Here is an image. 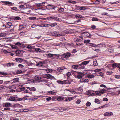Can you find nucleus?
<instances>
[{
  "mask_svg": "<svg viewBox=\"0 0 120 120\" xmlns=\"http://www.w3.org/2000/svg\"><path fill=\"white\" fill-rule=\"evenodd\" d=\"M4 110L10 111L11 110V108L9 107H6L4 109Z\"/></svg>",
  "mask_w": 120,
  "mask_h": 120,
  "instance_id": "nucleus-31",
  "label": "nucleus"
},
{
  "mask_svg": "<svg viewBox=\"0 0 120 120\" xmlns=\"http://www.w3.org/2000/svg\"><path fill=\"white\" fill-rule=\"evenodd\" d=\"M52 17L51 16L48 17L46 19H47V20L49 21H52Z\"/></svg>",
  "mask_w": 120,
  "mask_h": 120,
  "instance_id": "nucleus-27",
  "label": "nucleus"
},
{
  "mask_svg": "<svg viewBox=\"0 0 120 120\" xmlns=\"http://www.w3.org/2000/svg\"><path fill=\"white\" fill-rule=\"evenodd\" d=\"M58 83L60 84H64V81H58Z\"/></svg>",
  "mask_w": 120,
  "mask_h": 120,
  "instance_id": "nucleus-45",
  "label": "nucleus"
},
{
  "mask_svg": "<svg viewBox=\"0 0 120 120\" xmlns=\"http://www.w3.org/2000/svg\"><path fill=\"white\" fill-rule=\"evenodd\" d=\"M75 74H77L78 75L76 76L78 79H81L82 77L84 76L85 75L82 73H80L79 72H75Z\"/></svg>",
  "mask_w": 120,
  "mask_h": 120,
  "instance_id": "nucleus-2",
  "label": "nucleus"
},
{
  "mask_svg": "<svg viewBox=\"0 0 120 120\" xmlns=\"http://www.w3.org/2000/svg\"><path fill=\"white\" fill-rule=\"evenodd\" d=\"M78 69H83L85 67L82 63L78 65Z\"/></svg>",
  "mask_w": 120,
  "mask_h": 120,
  "instance_id": "nucleus-12",
  "label": "nucleus"
},
{
  "mask_svg": "<svg viewBox=\"0 0 120 120\" xmlns=\"http://www.w3.org/2000/svg\"><path fill=\"white\" fill-rule=\"evenodd\" d=\"M77 90L78 91H82V89L80 87H79V88H77Z\"/></svg>",
  "mask_w": 120,
  "mask_h": 120,
  "instance_id": "nucleus-54",
  "label": "nucleus"
},
{
  "mask_svg": "<svg viewBox=\"0 0 120 120\" xmlns=\"http://www.w3.org/2000/svg\"><path fill=\"white\" fill-rule=\"evenodd\" d=\"M90 42V41L89 40H85L84 41V43H89Z\"/></svg>",
  "mask_w": 120,
  "mask_h": 120,
  "instance_id": "nucleus-43",
  "label": "nucleus"
},
{
  "mask_svg": "<svg viewBox=\"0 0 120 120\" xmlns=\"http://www.w3.org/2000/svg\"><path fill=\"white\" fill-rule=\"evenodd\" d=\"M101 94H103L105 93L106 90L105 89H102L101 90H100Z\"/></svg>",
  "mask_w": 120,
  "mask_h": 120,
  "instance_id": "nucleus-22",
  "label": "nucleus"
},
{
  "mask_svg": "<svg viewBox=\"0 0 120 120\" xmlns=\"http://www.w3.org/2000/svg\"><path fill=\"white\" fill-rule=\"evenodd\" d=\"M116 64H117L116 63L113 64H112V67L114 68H116Z\"/></svg>",
  "mask_w": 120,
  "mask_h": 120,
  "instance_id": "nucleus-52",
  "label": "nucleus"
},
{
  "mask_svg": "<svg viewBox=\"0 0 120 120\" xmlns=\"http://www.w3.org/2000/svg\"><path fill=\"white\" fill-rule=\"evenodd\" d=\"M98 74V76H100L102 77H103V73L102 72H100Z\"/></svg>",
  "mask_w": 120,
  "mask_h": 120,
  "instance_id": "nucleus-59",
  "label": "nucleus"
},
{
  "mask_svg": "<svg viewBox=\"0 0 120 120\" xmlns=\"http://www.w3.org/2000/svg\"><path fill=\"white\" fill-rule=\"evenodd\" d=\"M62 33L63 35H65L67 33V31L66 30L63 31L62 32Z\"/></svg>",
  "mask_w": 120,
  "mask_h": 120,
  "instance_id": "nucleus-56",
  "label": "nucleus"
},
{
  "mask_svg": "<svg viewBox=\"0 0 120 120\" xmlns=\"http://www.w3.org/2000/svg\"><path fill=\"white\" fill-rule=\"evenodd\" d=\"M48 6L50 8H52L53 9H54L55 8L54 6L52 5L49 4L48 5Z\"/></svg>",
  "mask_w": 120,
  "mask_h": 120,
  "instance_id": "nucleus-25",
  "label": "nucleus"
},
{
  "mask_svg": "<svg viewBox=\"0 0 120 120\" xmlns=\"http://www.w3.org/2000/svg\"><path fill=\"white\" fill-rule=\"evenodd\" d=\"M113 72L111 71H107L106 72V74L107 75H111Z\"/></svg>",
  "mask_w": 120,
  "mask_h": 120,
  "instance_id": "nucleus-29",
  "label": "nucleus"
},
{
  "mask_svg": "<svg viewBox=\"0 0 120 120\" xmlns=\"http://www.w3.org/2000/svg\"><path fill=\"white\" fill-rule=\"evenodd\" d=\"M91 104V103L90 102L88 101L86 103V105L87 106H89Z\"/></svg>",
  "mask_w": 120,
  "mask_h": 120,
  "instance_id": "nucleus-50",
  "label": "nucleus"
},
{
  "mask_svg": "<svg viewBox=\"0 0 120 120\" xmlns=\"http://www.w3.org/2000/svg\"><path fill=\"white\" fill-rule=\"evenodd\" d=\"M11 9L12 10H15V11H17V8L15 7H14L13 8H11Z\"/></svg>",
  "mask_w": 120,
  "mask_h": 120,
  "instance_id": "nucleus-58",
  "label": "nucleus"
},
{
  "mask_svg": "<svg viewBox=\"0 0 120 120\" xmlns=\"http://www.w3.org/2000/svg\"><path fill=\"white\" fill-rule=\"evenodd\" d=\"M115 78L118 79H120V76L119 75H115Z\"/></svg>",
  "mask_w": 120,
  "mask_h": 120,
  "instance_id": "nucleus-53",
  "label": "nucleus"
},
{
  "mask_svg": "<svg viewBox=\"0 0 120 120\" xmlns=\"http://www.w3.org/2000/svg\"><path fill=\"white\" fill-rule=\"evenodd\" d=\"M75 40L78 42H80L82 40L79 38H77L75 39Z\"/></svg>",
  "mask_w": 120,
  "mask_h": 120,
  "instance_id": "nucleus-42",
  "label": "nucleus"
},
{
  "mask_svg": "<svg viewBox=\"0 0 120 120\" xmlns=\"http://www.w3.org/2000/svg\"><path fill=\"white\" fill-rule=\"evenodd\" d=\"M90 45L93 47H95L96 45L94 44L93 43H90Z\"/></svg>",
  "mask_w": 120,
  "mask_h": 120,
  "instance_id": "nucleus-60",
  "label": "nucleus"
},
{
  "mask_svg": "<svg viewBox=\"0 0 120 120\" xmlns=\"http://www.w3.org/2000/svg\"><path fill=\"white\" fill-rule=\"evenodd\" d=\"M36 89L34 87H33L30 88V91H35Z\"/></svg>",
  "mask_w": 120,
  "mask_h": 120,
  "instance_id": "nucleus-38",
  "label": "nucleus"
},
{
  "mask_svg": "<svg viewBox=\"0 0 120 120\" xmlns=\"http://www.w3.org/2000/svg\"><path fill=\"white\" fill-rule=\"evenodd\" d=\"M54 58L55 57L56 58L59 59L60 56L61 57V56H60V55H56L54 54Z\"/></svg>",
  "mask_w": 120,
  "mask_h": 120,
  "instance_id": "nucleus-28",
  "label": "nucleus"
},
{
  "mask_svg": "<svg viewBox=\"0 0 120 120\" xmlns=\"http://www.w3.org/2000/svg\"><path fill=\"white\" fill-rule=\"evenodd\" d=\"M36 18L35 17H29V19L30 20H34L36 19Z\"/></svg>",
  "mask_w": 120,
  "mask_h": 120,
  "instance_id": "nucleus-37",
  "label": "nucleus"
},
{
  "mask_svg": "<svg viewBox=\"0 0 120 120\" xmlns=\"http://www.w3.org/2000/svg\"><path fill=\"white\" fill-rule=\"evenodd\" d=\"M43 65V63L41 61H39L37 64H36V66H38L39 67H41Z\"/></svg>",
  "mask_w": 120,
  "mask_h": 120,
  "instance_id": "nucleus-11",
  "label": "nucleus"
},
{
  "mask_svg": "<svg viewBox=\"0 0 120 120\" xmlns=\"http://www.w3.org/2000/svg\"><path fill=\"white\" fill-rule=\"evenodd\" d=\"M57 25V23H53L52 24H51V25H50V26L52 27H53L55 26H56Z\"/></svg>",
  "mask_w": 120,
  "mask_h": 120,
  "instance_id": "nucleus-30",
  "label": "nucleus"
},
{
  "mask_svg": "<svg viewBox=\"0 0 120 120\" xmlns=\"http://www.w3.org/2000/svg\"><path fill=\"white\" fill-rule=\"evenodd\" d=\"M17 97H10L9 98V100L11 101H17Z\"/></svg>",
  "mask_w": 120,
  "mask_h": 120,
  "instance_id": "nucleus-8",
  "label": "nucleus"
},
{
  "mask_svg": "<svg viewBox=\"0 0 120 120\" xmlns=\"http://www.w3.org/2000/svg\"><path fill=\"white\" fill-rule=\"evenodd\" d=\"M18 66L20 68H22L24 67V66L22 64H19L18 65Z\"/></svg>",
  "mask_w": 120,
  "mask_h": 120,
  "instance_id": "nucleus-48",
  "label": "nucleus"
},
{
  "mask_svg": "<svg viewBox=\"0 0 120 120\" xmlns=\"http://www.w3.org/2000/svg\"><path fill=\"white\" fill-rule=\"evenodd\" d=\"M52 99V98L51 97H49L48 98H46V100L48 101L51 100Z\"/></svg>",
  "mask_w": 120,
  "mask_h": 120,
  "instance_id": "nucleus-57",
  "label": "nucleus"
},
{
  "mask_svg": "<svg viewBox=\"0 0 120 120\" xmlns=\"http://www.w3.org/2000/svg\"><path fill=\"white\" fill-rule=\"evenodd\" d=\"M90 61V60L85 61L82 62L81 63L84 66V65H86L89 63Z\"/></svg>",
  "mask_w": 120,
  "mask_h": 120,
  "instance_id": "nucleus-13",
  "label": "nucleus"
},
{
  "mask_svg": "<svg viewBox=\"0 0 120 120\" xmlns=\"http://www.w3.org/2000/svg\"><path fill=\"white\" fill-rule=\"evenodd\" d=\"M19 78H15L13 79V81L14 82H16L18 81Z\"/></svg>",
  "mask_w": 120,
  "mask_h": 120,
  "instance_id": "nucleus-36",
  "label": "nucleus"
},
{
  "mask_svg": "<svg viewBox=\"0 0 120 120\" xmlns=\"http://www.w3.org/2000/svg\"><path fill=\"white\" fill-rule=\"evenodd\" d=\"M105 45V44L104 43H101L97 45L96 46H99L100 47H101L103 45Z\"/></svg>",
  "mask_w": 120,
  "mask_h": 120,
  "instance_id": "nucleus-19",
  "label": "nucleus"
},
{
  "mask_svg": "<svg viewBox=\"0 0 120 120\" xmlns=\"http://www.w3.org/2000/svg\"><path fill=\"white\" fill-rule=\"evenodd\" d=\"M99 0H97L95 1L94 4H99Z\"/></svg>",
  "mask_w": 120,
  "mask_h": 120,
  "instance_id": "nucleus-40",
  "label": "nucleus"
},
{
  "mask_svg": "<svg viewBox=\"0 0 120 120\" xmlns=\"http://www.w3.org/2000/svg\"><path fill=\"white\" fill-rule=\"evenodd\" d=\"M15 52L17 54H19L21 52V51L19 50H16L15 51Z\"/></svg>",
  "mask_w": 120,
  "mask_h": 120,
  "instance_id": "nucleus-51",
  "label": "nucleus"
},
{
  "mask_svg": "<svg viewBox=\"0 0 120 120\" xmlns=\"http://www.w3.org/2000/svg\"><path fill=\"white\" fill-rule=\"evenodd\" d=\"M15 19L17 20H19L20 19V18L18 16L16 17L15 18Z\"/></svg>",
  "mask_w": 120,
  "mask_h": 120,
  "instance_id": "nucleus-64",
  "label": "nucleus"
},
{
  "mask_svg": "<svg viewBox=\"0 0 120 120\" xmlns=\"http://www.w3.org/2000/svg\"><path fill=\"white\" fill-rule=\"evenodd\" d=\"M22 98H17V100H18L19 101H21L22 100Z\"/></svg>",
  "mask_w": 120,
  "mask_h": 120,
  "instance_id": "nucleus-61",
  "label": "nucleus"
},
{
  "mask_svg": "<svg viewBox=\"0 0 120 120\" xmlns=\"http://www.w3.org/2000/svg\"><path fill=\"white\" fill-rule=\"evenodd\" d=\"M15 73L17 74H20L22 73V71L21 70H17L15 71Z\"/></svg>",
  "mask_w": 120,
  "mask_h": 120,
  "instance_id": "nucleus-20",
  "label": "nucleus"
},
{
  "mask_svg": "<svg viewBox=\"0 0 120 120\" xmlns=\"http://www.w3.org/2000/svg\"><path fill=\"white\" fill-rule=\"evenodd\" d=\"M72 67L74 69H78V65H74L72 66Z\"/></svg>",
  "mask_w": 120,
  "mask_h": 120,
  "instance_id": "nucleus-18",
  "label": "nucleus"
},
{
  "mask_svg": "<svg viewBox=\"0 0 120 120\" xmlns=\"http://www.w3.org/2000/svg\"><path fill=\"white\" fill-rule=\"evenodd\" d=\"M67 76H68V77L67 78V79H69L70 78L69 77V76L71 75L70 72H68V74H67Z\"/></svg>",
  "mask_w": 120,
  "mask_h": 120,
  "instance_id": "nucleus-49",
  "label": "nucleus"
},
{
  "mask_svg": "<svg viewBox=\"0 0 120 120\" xmlns=\"http://www.w3.org/2000/svg\"><path fill=\"white\" fill-rule=\"evenodd\" d=\"M94 75H89L88 76L89 78L91 79L94 78Z\"/></svg>",
  "mask_w": 120,
  "mask_h": 120,
  "instance_id": "nucleus-41",
  "label": "nucleus"
},
{
  "mask_svg": "<svg viewBox=\"0 0 120 120\" xmlns=\"http://www.w3.org/2000/svg\"><path fill=\"white\" fill-rule=\"evenodd\" d=\"M66 68L65 67H59L57 68V70L58 71L61 72L62 71V70L65 69Z\"/></svg>",
  "mask_w": 120,
  "mask_h": 120,
  "instance_id": "nucleus-6",
  "label": "nucleus"
},
{
  "mask_svg": "<svg viewBox=\"0 0 120 120\" xmlns=\"http://www.w3.org/2000/svg\"><path fill=\"white\" fill-rule=\"evenodd\" d=\"M93 65L94 66H97L98 65L97 62V61H94L93 62Z\"/></svg>",
  "mask_w": 120,
  "mask_h": 120,
  "instance_id": "nucleus-47",
  "label": "nucleus"
},
{
  "mask_svg": "<svg viewBox=\"0 0 120 120\" xmlns=\"http://www.w3.org/2000/svg\"><path fill=\"white\" fill-rule=\"evenodd\" d=\"M15 45L18 46H19L21 48H23L26 47V46L23 44L19 42H17L15 43Z\"/></svg>",
  "mask_w": 120,
  "mask_h": 120,
  "instance_id": "nucleus-3",
  "label": "nucleus"
},
{
  "mask_svg": "<svg viewBox=\"0 0 120 120\" xmlns=\"http://www.w3.org/2000/svg\"><path fill=\"white\" fill-rule=\"evenodd\" d=\"M26 48L28 49H34V48H33L30 45H28L26 47Z\"/></svg>",
  "mask_w": 120,
  "mask_h": 120,
  "instance_id": "nucleus-24",
  "label": "nucleus"
},
{
  "mask_svg": "<svg viewBox=\"0 0 120 120\" xmlns=\"http://www.w3.org/2000/svg\"><path fill=\"white\" fill-rule=\"evenodd\" d=\"M58 11L60 12H63L64 11V9L63 8H60Z\"/></svg>",
  "mask_w": 120,
  "mask_h": 120,
  "instance_id": "nucleus-35",
  "label": "nucleus"
},
{
  "mask_svg": "<svg viewBox=\"0 0 120 120\" xmlns=\"http://www.w3.org/2000/svg\"><path fill=\"white\" fill-rule=\"evenodd\" d=\"M0 74H1L4 75H8V74L7 73H4V72H0Z\"/></svg>",
  "mask_w": 120,
  "mask_h": 120,
  "instance_id": "nucleus-44",
  "label": "nucleus"
},
{
  "mask_svg": "<svg viewBox=\"0 0 120 120\" xmlns=\"http://www.w3.org/2000/svg\"><path fill=\"white\" fill-rule=\"evenodd\" d=\"M79 9L80 10H84L87 9V8L85 6H82L79 7Z\"/></svg>",
  "mask_w": 120,
  "mask_h": 120,
  "instance_id": "nucleus-17",
  "label": "nucleus"
},
{
  "mask_svg": "<svg viewBox=\"0 0 120 120\" xmlns=\"http://www.w3.org/2000/svg\"><path fill=\"white\" fill-rule=\"evenodd\" d=\"M101 69H96L95 70V71L96 72H98L101 71Z\"/></svg>",
  "mask_w": 120,
  "mask_h": 120,
  "instance_id": "nucleus-55",
  "label": "nucleus"
},
{
  "mask_svg": "<svg viewBox=\"0 0 120 120\" xmlns=\"http://www.w3.org/2000/svg\"><path fill=\"white\" fill-rule=\"evenodd\" d=\"M35 51L37 52H40L41 51V50L39 48L35 49Z\"/></svg>",
  "mask_w": 120,
  "mask_h": 120,
  "instance_id": "nucleus-32",
  "label": "nucleus"
},
{
  "mask_svg": "<svg viewBox=\"0 0 120 120\" xmlns=\"http://www.w3.org/2000/svg\"><path fill=\"white\" fill-rule=\"evenodd\" d=\"M3 3H4L6 5H8L9 4L11 5H12V3L11 2H9L8 1H3L2 2Z\"/></svg>",
  "mask_w": 120,
  "mask_h": 120,
  "instance_id": "nucleus-16",
  "label": "nucleus"
},
{
  "mask_svg": "<svg viewBox=\"0 0 120 120\" xmlns=\"http://www.w3.org/2000/svg\"><path fill=\"white\" fill-rule=\"evenodd\" d=\"M6 25H7L9 27H10L12 25V23L10 22H8L7 23Z\"/></svg>",
  "mask_w": 120,
  "mask_h": 120,
  "instance_id": "nucleus-46",
  "label": "nucleus"
},
{
  "mask_svg": "<svg viewBox=\"0 0 120 120\" xmlns=\"http://www.w3.org/2000/svg\"><path fill=\"white\" fill-rule=\"evenodd\" d=\"M75 17L76 18H83L82 16L81 15H80L79 14L76 15H75Z\"/></svg>",
  "mask_w": 120,
  "mask_h": 120,
  "instance_id": "nucleus-21",
  "label": "nucleus"
},
{
  "mask_svg": "<svg viewBox=\"0 0 120 120\" xmlns=\"http://www.w3.org/2000/svg\"><path fill=\"white\" fill-rule=\"evenodd\" d=\"M51 35L55 36H60L62 35V34H59L58 32L55 31L52 33Z\"/></svg>",
  "mask_w": 120,
  "mask_h": 120,
  "instance_id": "nucleus-4",
  "label": "nucleus"
},
{
  "mask_svg": "<svg viewBox=\"0 0 120 120\" xmlns=\"http://www.w3.org/2000/svg\"><path fill=\"white\" fill-rule=\"evenodd\" d=\"M47 56L49 58H54V54H51V53H49L47 54Z\"/></svg>",
  "mask_w": 120,
  "mask_h": 120,
  "instance_id": "nucleus-10",
  "label": "nucleus"
},
{
  "mask_svg": "<svg viewBox=\"0 0 120 120\" xmlns=\"http://www.w3.org/2000/svg\"><path fill=\"white\" fill-rule=\"evenodd\" d=\"M92 20L93 21H98L99 20L98 18L95 17L93 18Z\"/></svg>",
  "mask_w": 120,
  "mask_h": 120,
  "instance_id": "nucleus-39",
  "label": "nucleus"
},
{
  "mask_svg": "<svg viewBox=\"0 0 120 120\" xmlns=\"http://www.w3.org/2000/svg\"><path fill=\"white\" fill-rule=\"evenodd\" d=\"M95 102L96 103L98 104H100V101L99 100L96 98L95 99Z\"/></svg>",
  "mask_w": 120,
  "mask_h": 120,
  "instance_id": "nucleus-23",
  "label": "nucleus"
},
{
  "mask_svg": "<svg viewBox=\"0 0 120 120\" xmlns=\"http://www.w3.org/2000/svg\"><path fill=\"white\" fill-rule=\"evenodd\" d=\"M114 50L111 48H110L108 50V51L110 53H112L113 52Z\"/></svg>",
  "mask_w": 120,
  "mask_h": 120,
  "instance_id": "nucleus-34",
  "label": "nucleus"
},
{
  "mask_svg": "<svg viewBox=\"0 0 120 120\" xmlns=\"http://www.w3.org/2000/svg\"><path fill=\"white\" fill-rule=\"evenodd\" d=\"M15 60L17 62L19 63L21 62L23 60L22 59L19 58H15Z\"/></svg>",
  "mask_w": 120,
  "mask_h": 120,
  "instance_id": "nucleus-15",
  "label": "nucleus"
},
{
  "mask_svg": "<svg viewBox=\"0 0 120 120\" xmlns=\"http://www.w3.org/2000/svg\"><path fill=\"white\" fill-rule=\"evenodd\" d=\"M47 77V78L50 79H52L54 77L53 76H52L49 74H47L45 75Z\"/></svg>",
  "mask_w": 120,
  "mask_h": 120,
  "instance_id": "nucleus-9",
  "label": "nucleus"
},
{
  "mask_svg": "<svg viewBox=\"0 0 120 120\" xmlns=\"http://www.w3.org/2000/svg\"><path fill=\"white\" fill-rule=\"evenodd\" d=\"M52 19H53L54 20L56 21H58L59 20L58 18L56 17H52Z\"/></svg>",
  "mask_w": 120,
  "mask_h": 120,
  "instance_id": "nucleus-26",
  "label": "nucleus"
},
{
  "mask_svg": "<svg viewBox=\"0 0 120 120\" xmlns=\"http://www.w3.org/2000/svg\"><path fill=\"white\" fill-rule=\"evenodd\" d=\"M113 114V113L112 112H110V113H109L108 112H106L105 113L104 115V116H109L112 115Z\"/></svg>",
  "mask_w": 120,
  "mask_h": 120,
  "instance_id": "nucleus-7",
  "label": "nucleus"
},
{
  "mask_svg": "<svg viewBox=\"0 0 120 120\" xmlns=\"http://www.w3.org/2000/svg\"><path fill=\"white\" fill-rule=\"evenodd\" d=\"M71 55V54L69 52H67L64 54L63 55L61 56V58L63 60H65L66 58H68L70 57Z\"/></svg>",
  "mask_w": 120,
  "mask_h": 120,
  "instance_id": "nucleus-1",
  "label": "nucleus"
},
{
  "mask_svg": "<svg viewBox=\"0 0 120 120\" xmlns=\"http://www.w3.org/2000/svg\"><path fill=\"white\" fill-rule=\"evenodd\" d=\"M81 102L80 99H79L78 100L76 101V103L78 104H79Z\"/></svg>",
  "mask_w": 120,
  "mask_h": 120,
  "instance_id": "nucleus-62",
  "label": "nucleus"
},
{
  "mask_svg": "<svg viewBox=\"0 0 120 120\" xmlns=\"http://www.w3.org/2000/svg\"><path fill=\"white\" fill-rule=\"evenodd\" d=\"M64 84H69L71 83L69 79H67V80H64Z\"/></svg>",
  "mask_w": 120,
  "mask_h": 120,
  "instance_id": "nucleus-14",
  "label": "nucleus"
},
{
  "mask_svg": "<svg viewBox=\"0 0 120 120\" xmlns=\"http://www.w3.org/2000/svg\"><path fill=\"white\" fill-rule=\"evenodd\" d=\"M95 92L96 94L97 95L101 94L100 92V90L96 91H95Z\"/></svg>",
  "mask_w": 120,
  "mask_h": 120,
  "instance_id": "nucleus-33",
  "label": "nucleus"
},
{
  "mask_svg": "<svg viewBox=\"0 0 120 120\" xmlns=\"http://www.w3.org/2000/svg\"><path fill=\"white\" fill-rule=\"evenodd\" d=\"M3 105V107H12V104L10 103L7 102L4 103Z\"/></svg>",
  "mask_w": 120,
  "mask_h": 120,
  "instance_id": "nucleus-5",
  "label": "nucleus"
},
{
  "mask_svg": "<svg viewBox=\"0 0 120 120\" xmlns=\"http://www.w3.org/2000/svg\"><path fill=\"white\" fill-rule=\"evenodd\" d=\"M25 33L23 32H21L20 34V35H23L25 34Z\"/></svg>",
  "mask_w": 120,
  "mask_h": 120,
  "instance_id": "nucleus-63",
  "label": "nucleus"
}]
</instances>
